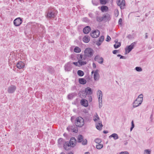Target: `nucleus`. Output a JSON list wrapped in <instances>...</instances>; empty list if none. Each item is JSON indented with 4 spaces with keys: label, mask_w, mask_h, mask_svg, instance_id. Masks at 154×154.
<instances>
[{
    "label": "nucleus",
    "mask_w": 154,
    "mask_h": 154,
    "mask_svg": "<svg viewBox=\"0 0 154 154\" xmlns=\"http://www.w3.org/2000/svg\"><path fill=\"white\" fill-rule=\"evenodd\" d=\"M76 143V140L74 137H72L69 141V143L68 142H65L63 145V147L65 149L68 150L69 149L68 148L69 146L73 147Z\"/></svg>",
    "instance_id": "obj_1"
},
{
    "label": "nucleus",
    "mask_w": 154,
    "mask_h": 154,
    "mask_svg": "<svg viewBox=\"0 0 154 154\" xmlns=\"http://www.w3.org/2000/svg\"><path fill=\"white\" fill-rule=\"evenodd\" d=\"M94 53V51L92 49L89 48H87L85 50L84 57L86 58L91 57L93 56Z\"/></svg>",
    "instance_id": "obj_2"
},
{
    "label": "nucleus",
    "mask_w": 154,
    "mask_h": 154,
    "mask_svg": "<svg viewBox=\"0 0 154 154\" xmlns=\"http://www.w3.org/2000/svg\"><path fill=\"white\" fill-rule=\"evenodd\" d=\"M75 125L79 127H82L84 124V119L81 117H78L75 120Z\"/></svg>",
    "instance_id": "obj_3"
},
{
    "label": "nucleus",
    "mask_w": 154,
    "mask_h": 154,
    "mask_svg": "<svg viewBox=\"0 0 154 154\" xmlns=\"http://www.w3.org/2000/svg\"><path fill=\"white\" fill-rule=\"evenodd\" d=\"M57 14V12L54 10H49L47 12L46 17L48 19L54 18Z\"/></svg>",
    "instance_id": "obj_4"
},
{
    "label": "nucleus",
    "mask_w": 154,
    "mask_h": 154,
    "mask_svg": "<svg viewBox=\"0 0 154 154\" xmlns=\"http://www.w3.org/2000/svg\"><path fill=\"white\" fill-rule=\"evenodd\" d=\"M97 94L98 99L99 107L100 108L102 106L103 96L102 92L101 90H99L97 91Z\"/></svg>",
    "instance_id": "obj_5"
},
{
    "label": "nucleus",
    "mask_w": 154,
    "mask_h": 154,
    "mask_svg": "<svg viewBox=\"0 0 154 154\" xmlns=\"http://www.w3.org/2000/svg\"><path fill=\"white\" fill-rule=\"evenodd\" d=\"M86 58L84 57L82 55H80L79 58V63L80 66L86 64L87 63V62L86 61H83L85 60Z\"/></svg>",
    "instance_id": "obj_6"
},
{
    "label": "nucleus",
    "mask_w": 154,
    "mask_h": 154,
    "mask_svg": "<svg viewBox=\"0 0 154 154\" xmlns=\"http://www.w3.org/2000/svg\"><path fill=\"white\" fill-rule=\"evenodd\" d=\"M136 43V42H134L132 43L130 45L127 46L125 49L126 52L127 53H129L134 48Z\"/></svg>",
    "instance_id": "obj_7"
},
{
    "label": "nucleus",
    "mask_w": 154,
    "mask_h": 154,
    "mask_svg": "<svg viewBox=\"0 0 154 154\" xmlns=\"http://www.w3.org/2000/svg\"><path fill=\"white\" fill-rule=\"evenodd\" d=\"M78 142H81L83 145H86L87 143V141L86 139L84 140L83 137L81 135H79L78 136Z\"/></svg>",
    "instance_id": "obj_8"
},
{
    "label": "nucleus",
    "mask_w": 154,
    "mask_h": 154,
    "mask_svg": "<svg viewBox=\"0 0 154 154\" xmlns=\"http://www.w3.org/2000/svg\"><path fill=\"white\" fill-rule=\"evenodd\" d=\"M16 89V87L14 85H11L9 86L8 89V91L9 93L11 94L14 93Z\"/></svg>",
    "instance_id": "obj_9"
},
{
    "label": "nucleus",
    "mask_w": 154,
    "mask_h": 154,
    "mask_svg": "<svg viewBox=\"0 0 154 154\" xmlns=\"http://www.w3.org/2000/svg\"><path fill=\"white\" fill-rule=\"evenodd\" d=\"M22 21L20 17L16 19L14 21V24L16 26H19L22 23Z\"/></svg>",
    "instance_id": "obj_10"
},
{
    "label": "nucleus",
    "mask_w": 154,
    "mask_h": 154,
    "mask_svg": "<svg viewBox=\"0 0 154 154\" xmlns=\"http://www.w3.org/2000/svg\"><path fill=\"white\" fill-rule=\"evenodd\" d=\"M99 70L96 69L94 72V79L95 81H97L99 80L100 78V75L99 73Z\"/></svg>",
    "instance_id": "obj_11"
},
{
    "label": "nucleus",
    "mask_w": 154,
    "mask_h": 154,
    "mask_svg": "<svg viewBox=\"0 0 154 154\" xmlns=\"http://www.w3.org/2000/svg\"><path fill=\"white\" fill-rule=\"evenodd\" d=\"M100 34V32L97 30L94 31L91 33V36L94 38H97L99 35Z\"/></svg>",
    "instance_id": "obj_12"
},
{
    "label": "nucleus",
    "mask_w": 154,
    "mask_h": 154,
    "mask_svg": "<svg viewBox=\"0 0 154 154\" xmlns=\"http://www.w3.org/2000/svg\"><path fill=\"white\" fill-rule=\"evenodd\" d=\"M64 69L66 71H70L72 69L71 63L70 62L67 63L64 66Z\"/></svg>",
    "instance_id": "obj_13"
},
{
    "label": "nucleus",
    "mask_w": 154,
    "mask_h": 154,
    "mask_svg": "<svg viewBox=\"0 0 154 154\" xmlns=\"http://www.w3.org/2000/svg\"><path fill=\"white\" fill-rule=\"evenodd\" d=\"M94 60H95L98 62L100 64H102L103 62V58L98 55H97L94 58Z\"/></svg>",
    "instance_id": "obj_14"
},
{
    "label": "nucleus",
    "mask_w": 154,
    "mask_h": 154,
    "mask_svg": "<svg viewBox=\"0 0 154 154\" xmlns=\"http://www.w3.org/2000/svg\"><path fill=\"white\" fill-rule=\"evenodd\" d=\"M103 21H108L110 19V15L108 14H106L103 16Z\"/></svg>",
    "instance_id": "obj_15"
},
{
    "label": "nucleus",
    "mask_w": 154,
    "mask_h": 154,
    "mask_svg": "<svg viewBox=\"0 0 154 154\" xmlns=\"http://www.w3.org/2000/svg\"><path fill=\"white\" fill-rule=\"evenodd\" d=\"M104 40V36H101L99 39V40L96 42V45L98 46L100 45Z\"/></svg>",
    "instance_id": "obj_16"
},
{
    "label": "nucleus",
    "mask_w": 154,
    "mask_h": 154,
    "mask_svg": "<svg viewBox=\"0 0 154 154\" xmlns=\"http://www.w3.org/2000/svg\"><path fill=\"white\" fill-rule=\"evenodd\" d=\"M143 95L141 94L139 95L137 98L136 99L138 102H139V104H141L143 101Z\"/></svg>",
    "instance_id": "obj_17"
},
{
    "label": "nucleus",
    "mask_w": 154,
    "mask_h": 154,
    "mask_svg": "<svg viewBox=\"0 0 154 154\" xmlns=\"http://www.w3.org/2000/svg\"><path fill=\"white\" fill-rule=\"evenodd\" d=\"M80 103L82 105L85 107H87L88 105V101L85 99H82L81 100Z\"/></svg>",
    "instance_id": "obj_18"
},
{
    "label": "nucleus",
    "mask_w": 154,
    "mask_h": 154,
    "mask_svg": "<svg viewBox=\"0 0 154 154\" xmlns=\"http://www.w3.org/2000/svg\"><path fill=\"white\" fill-rule=\"evenodd\" d=\"M85 92L86 94L91 95L92 94V91L91 89L87 87L85 89Z\"/></svg>",
    "instance_id": "obj_19"
},
{
    "label": "nucleus",
    "mask_w": 154,
    "mask_h": 154,
    "mask_svg": "<svg viewBox=\"0 0 154 154\" xmlns=\"http://www.w3.org/2000/svg\"><path fill=\"white\" fill-rule=\"evenodd\" d=\"M17 66L19 69L23 68L24 66V64L23 62L20 61L17 63Z\"/></svg>",
    "instance_id": "obj_20"
},
{
    "label": "nucleus",
    "mask_w": 154,
    "mask_h": 154,
    "mask_svg": "<svg viewBox=\"0 0 154 154\" xmlns=\"http://www.w3.org/2000/svg\"><path fill=\"white\" fill-rule=\"evenodd\" d=\"M96 127L98 130H101L103 127L101 122L99 121L98 123L96 124Z\"/></svg>",
    "instance_id": "obj_21"
},
{
    "label": "nucleus",
    "mask_w": 154,
    "mask_h": 154,
    "mask_svg": "<svg viewBox=\"0 0 154 154\" xmlns=\"http://www.w3.org/2000/svg\"><path fill=\"white\" fill-rule=\"evenodd\" d=\"M91 30V28L89 26H87L83 29V32L85 34H88Z\"/></svg>",
    "instance_id": "obj_22"
},
{
    "label": "nucleus",
    "mask_w": 154,
    "mask_h": 154,
    "mask_svg": "<svg viewBox=\"0 0 154 154\" xmlns=\"http://www.w3.org/2000/svg\"><path fill=\"white\" fill-rule=\"evenodd\" d=\"M139 102H138L137 100H135L133 103V108H136L140 105L141 104H139Z\"/></svg>",
    "instance_id": "obj_23"
},
{
    "label": "nucleus",
    "mask_w": 154,
    "mask_h": 154,
    "mask_svg": "<svg viewBox=\"0 0 154 154\" xmlns=\"http://www.w3.org/2000/svg\"><path fill=\"white\" fill-rule=\"evenodd\" d=\"M83 41L85 43H88L90 41V38L88 36L86 35L83 38Z\"/></svg>",
    "instance_id": "obj_24"
},
{
    "label": "nucleus",
    "mask_w": 154,
    "mask_h": 154,
    "mask_svg": "<svg viewBox=\"0 0 154 154\" xmlns=\"http://www.w3.org/2000/svg\"><path fill=\"white\" fill-rule=\"evenodd\" d=\"M109 137V138L113 137V139L115 140H116L119 138L118 135L116 133L112 134Z\"/></svg>",
    "instance_id": "obj_25"
},
{
    "label": "nucleus",
    "mask_w": 154,
    "mask_h": 154,
    "mask_svg": "<svg viewBox=\"0 0 154 154\" xmlns=\"http://www.w3.org/2000/svg\"><path fill=\"white\" fill-rule=\"evenodd\" d=\"M79 83L82 84H85L87 82L83 78H80L79 79Z\"/></svg>",
    "instance_id": "obj_26"
},
{
    "label": "nucleus",
    "mask_w": 154,
    "mask_h": 154,
    "mask_svg": "<svg viewBox=\"0 0 154 154\" xmlns=\"http://www.w3.org/2000/svg\"><path fill=\"white\" fill-rule=\"evenodd\" d=\"M108 10V7L105 5H103L101 7V10L104 12L105 11H107Z\"/></svg>",
    "instance_id": "obj_27"
},
{
    "label": "nucleus",
    "mask_w": 154,
    "mask_h": 154,
    "mask_svg": "<svg viewBox=\"0 0 154 154\" xmlns=\"http://www.w3.org/2000/svg\"><path fill=\"white\" fill-rule=\"evenodd\" d=\"M93 119L95 122L98 121L100 120V118L97 113H96L95 115L94 116Z\"/></svg>",
    "instance_id": "obj_28"
},
{
    "label": "nucleus",
    "mask_w": 154,
    "mask_h": 154,
    "mask_svg": "<svg viewBox=\"0 0 154 154\" xmlns=\"http://www.w3.org/2000/svg\"><path fill=\"white\" fill-rule=\"evenodd\" d=\"M117 4L118 5L120 6H124L125 5V0H122L121 2L120 1L119 2H117Z\"/></svg>",
    "instance_id": "obj_29"
},
{
    "label": "nucleus",
    "mask_w": 154,
    "mask_h": 154,
    "mask_svg": "<svg viewBox=\"0 0 154 154\" xmlns=\"http://www.w3.org/2000/svg\"><path fill=\"white\" fill-rule=\"evenodd\" d=\"M74 51L75 52L79 53H80L81 51V49L79 47H76L74 49Z\"/></svg>",
    "instance_id": "obj_30"
},
{
    "label": "nucleus",
    "mask_w": 154,
    "mask_h": 154,
    "mask_svg": "<svg viewBox=\"0 0 154 154\" xmlns=\"http://www.w3.org/2000/svg\"><path fill=\"white\" fill-rule=\"evenodd\" d=\"M96 20L98 22H100L103 21V16L102 17H99V16H97L96 17Z\"/></svg>",
    "instance_id": "obj_31"
},
{
    "label": "nucleus",
    "mask_w": 154,
    "mask_h": 154,
    "mask_svg": "<svg viewBox=\"0 0 154 154\" xmlns=\"http://www.w3.org/2000/svg\"><path fill=\"white\" fill-rule=\"evenodd\" d=\"M100 3L102 5H106L108 2L109 0H100Z\"/></svg>",
    "instance_id": "obj_32"
},
{
    "label": "nucleus",
    "mask_w": 154,
    "mask_h": 154,
    "mask_svg": "<svg viewBox=\"0 0 154 154\" xmlns=\"http://www.w3.org/2000/svg\"><path fill=\"white\" fill-rule=\"evenodd\" d=\"M75 95V93H72L69 94L68 96V99H72Z\"/></svg>",
    "instance_id": "obj_33"
},
{
    "label": "nucleus",
    "mask_w": 154,
    "mask_h": 154,
    "mask_svg": "<svg viewBox=\"0 0 154 154\" xmlns=\"http://www.w3.org/2000/svg\"><path fill=\"white\" fill-rule=\"evenodd\" d=\"M78 75L80 76H83L84 75V73L82 71L79 70L77 72Z\"/></svg>",
    "instance_id": "obj_34"
},
{
    "label": "nucleus",
    "mask_w": 154,
    "mask_h": 154,
    "mask_svg": "<svg viewBox=\"0 0 154 154\" xmlns=\"http://www.w3.org/2000/svg\"><path fill=\"white\" fill-rule=\"evenodd\" d=\"M121 46V43L120 42H116L114 45L115 48H117L120 47Z\"/></svg>",
    "instance_id": "obj_35"
},
{
    "label": "nucleus",
    "mask_w": 154,
    "mask_h": 154,
    "mask_svg": "<svg viewBox=\"0 0 154 154\" xmlns=\"http://www.w3.org/2000/svg\"><path fill=\"white\" fill-rule=\"evenodd\" d=\"M103 145L102 144H98L96 146V148L98 149H100L103 148Z\"/></svg>",
    "instance_id": "obj_36"
},
{
    "label": "nucleus",
    "mask_w": 154,
    "mask_h": 154,
    "mask_svg": "<svg viewBox=\"0 0 154 154\" xmlns=\"http://www.w3.org/2000/svg\"><path fill=\"white\" fill-rule=\"evenodd\" d=\"M58 142L59 144H61L63 143V140L62 138H60L58 139Z\"/></svg>",
    "instance_id": "obj_37"
},
{
    "label": "nucleus",
    "mask_w": 154,
    "mask_h": 154,
    "mask_svg": "<svg viewBox=\"0 0 154 154\" xmlns=\"http://www.w3.org/2000/svg\"><path fill=\"white\" fill-rule=\"evenodd\" d=\"M135 69L138 72H141L142 70V69L141 67H136L135 68Z\"/></svg>",
    "instance_id": "obj_38"
},
{
    "label": "nucleus",
    "mask_w": 154,
    "mask_h": 154,
    "mask_svg": "<svg viewBox=\"0 0 154 154\" xmlns=\"http://www.w3.org/2000/svg\"><path fill=\"white\" fill-rule=\"evenodd\" d=\"M72 63L75 65L76 66H80L79 63V60L77 62H73Z\"/></svg>",
    "instance_id": "obj_39"
},
{
    "label": "nucleus",
    "mask_w": 154,
    "mask_h": 154,
    "mask_svg": "<svg viewBox=\"0 0 154 154\" xmlns=\"http://www.w3.org/2000/svg\"><path fill=\"white\" fill-rule=\"evenodd\" d=\"M144 151L146 154H150L151 151L149 149H145Z\"/></svg>",
    "instance_id": "obj_40"
},
{
    "label": "nucleus",
    "mask_w": 154,
    "mask_h": 154,
    "mask_svg": "<svg viewBox=\"0 0 154 154\" xmlns=\"http://www.w3.org/2000/svg\"><path fill=\"white\" fill-rule=\"evenodd\" d=\"M48 70L51 73L53 72H54V69L52 67H49L48 69Z\"/></svg>",
    "instance_id": "obj_41"
},
{
    "label": "nucleus",
    "mask_w": 154,
    "mask_h": 154,
    "mask_svg": "<svg viewBox=\"0 0 154 154\" xmlns=\"http://www.w3.org/2000/svg\"><path fill=\"white\" fill-rule=\"evenodd\" d=\"M134 127V124L133 121L131 122V127L130 128V131H131L132 130L133 128Z\"/></svg>",
    "instance_id": "obj_42"
},
{
    "label": "nucleus",
    "mask_w": 154,
    "mask_h": 154,
    "mask_svg": "<svg viewBox=\"0 0 154 154\" xmlns=\"http://www.w3.org/2000/svg\"><path fill=\"white\" fill-rule=\"evenodd\" d=\"M92 2L93 5H94L97 6L98 5V3L95 2V1L92 0Z\"/></svg>",
    "instance_id": "obj_43"
},
{
    "label": "nucleus",
    "mask_w": 154,
    "mask_h": 154,
    "mask_svg": "<svg viewBox=\"0 0 154 154\" xmlns=\"http://www.w3.org/2000/svg\"><path fill=\"white\" fill-rule=\"evenodd\" d=\"M95 141L96 143H99L101 142V140L100 139H95Z\"/></svg>",
    "instance_id": "obj_44"
},
{
    "label": "nucleus",
    "mask_w": 154,
    "mask_h": 154,
    "mask_svg": "<svg viewBox=\"0 0 154 154\" xmlns=\"http://www.w3.org/2000/svg\"><path fill=\"white\" fill-rule=\"evenodd\" d=\"M73 127L72 126H69L67 128V130L69 131L70 130L73 129Z\"/></svg>",
    "instance_id": "obj_45"
},
{
    "label": "nucleus",
    "mask_w": 154,
    "mask_h": 154,
    "mask_svg": "<svg viewBox=\"0 0 154 154\" xmlns=\"http://www.w3.org/2000/svg\"><path fill=\"white\" fill-rule=\"evenodd\" d=\"M111 38L110 37L109 35H107V36L106 38V41L107 42H109Z\"/></svg>",
    "instance_id": "obj_46"
},
{
    "label": "nucleus",
    "mask_w": 154,
    "mask_h": 154,
    "mask_svg": "<svg viewBox=\"0 0 154 154\" xmlns=\"http://www.w3.org/2000/svg\"><path fill=\"white\" fill-rule=\"evenodd\" d=\"M88 99L89 102H91L92 101V98L91 96H88Z\"/></svg>",
    "instance_id": "obj_47"
},
{
    "label": "nucleus",
    "mask_w": 154,
    "mask_h": 154,
    "mask_svg": "<svg viewBox=\"0 0 154 154\" xmlns=\"http://www.w3.org/2000/svg\"><path fill=\"white\" fill-rule=\"evenodd\" d=\"M120 154H129L127 151L121 152L120 153Z\"/></svg>",
    "instance_id": "obj_48"
},
{
    "label": "nucleus",
    "mask_w": 154,
    "mask_h": 154,
    "mask_svg": "<svg viewBox=\"0 0 154 154\" xmlns=\"http://www.w3.org/2000/svg\"><path fill=\"white\" fill-rule=\"evenodd\" d=\"M89 17H91V18H94V16H93V14L91 13H90L89 14Z\"/></svg>",
    "instance_id": "obj_49"
},
{
    "label": "nucleus",
    "mask_w": 154,
    "mask_h": 154,
    "mask_svg": "<svg viewBox=\"0 0 154 154\" xmlns=\"http://www.w3.org/2000/svg\"><path fill=\"white\" fill-rule=\"evenodd\" d=\"M122 19L121 18H120L118 21V23L119 24H122Z\"/></svg>",
    "instance_id": "obj_50"
},
{
    "label": "nucleus",
    "mask_w": 154,
    "mask_h": 154,
    "mask_svg": "<svg viewBox=\"0 0 154 154\" xmlns=\"http://www.w3.org/2000/svg\"><path fill=\"white\" fill-rule=\"evenodd\" d=\"M83 20L85 22H87L88 21V19L87 18H84L83 19Z\"/></svg>",
    "instance_id": "obj_51"
},
{
    "label": "nucleus",
    "mask_w": 154,
    "mask_h": 154,
    "mask_svg": "<svg viewBox=\"0 0 154 154\" xmlns=\"http://www.w3.org/2000/svg\"><path fill=\"white\" fill-rule=\"evenodd\" d=\"M92 66L94 68H96V66L95 64L94 63H93Z\"/></svg>",
    "instance_id": "obj_52"
},
{
    "label": "nucleus",
    "mask_w": 154,
    "mask_h": 154,
    "mask_svg": "<svg viewBox=\"0 0 154 154\" xmlns=\"http://www.w3.org/2000/svg\"><path fill=\"white\" fill-rule=\"evenodd\" d=\"M118 51L117 50H114L113 51H112V53L114 54H116V53H117Z\"/></svg>",
    "instance_id": "obj_53"
},
{
    "label": "nucleus",
    "mask_w": 154,
    "mask_h": 154,
    "mask_svg": "<svg viewBox=\"0 0 154 154\" xmlns=\"http://www.w3.org/2000/svg\"><path fill=\"white\" fill-rule=\"evenodd\" d=\"M103 133L104 134H107L108 133V131H103Z\"/></svg>",
    "instance_id": "obj_54"
},
{
    "label": "nucleus",
    "mask_w": 154,
    "mask_h": 154,
    "mask_svg": "<svg viewBox=\"0 0 154 154\" xmlns=\"http://www.w3.org/2000/svg\"><path fill=\"white\" fill-rule=\"evenodd\" d=\"M152 116H153L151 114L150 116V119L151 121L152 120V119H153Z\"/></svg>",
    "instance_id": "obj_55"
},
{
    "label": "nucleus",
    "mask_w": 154,
    "mask_h": 154,
    "mask_svg": "<svg viewBox=\"0 0 154 154\" xmlns=\"http://www.w3.org/2000/svg\"><path fill=\"white\" fill-rule=\"evenodd\" d=\"M147 33H146V34H145V38H148V35H147Z\"/></svg>",
    "instance_id": "obj_56"
},
{
    "label": "nucleus",
    "mask_w": 154,
    "mask_h": 154,
    "mask_svg": "<svg viewBox=\"0 0 154 154\" xmlns=\"http://www.w3.org/2000/svg\"><path fill=\"white\" fill-rule=\"evenodd\" d=\"M71 58L72 60H73V56L71 55Z\"/></svg>",
    "instance_id": "obj_57"
},
{
    "label": "nucleus",
    "mask_w": 154,
    "mask_h": 154,
    "mask_svg": "<svg viewBox=\"0 0 154 154\" xmlns=\"http://www.w3.org/2000/svg\"><path fill=\"white\" fill-rule=\"evenodd\" d=\"M124 57L123 56H121V57H120V59H123L124 58Z\"/></svg>",
    "instance_id": "obj_58"
},
{
    "label": "nucleus",
    "mask_w": 154,
    "mask_h": 154,
    "mask_svg": "<svg viewBox=\"0 0 154 154\" xmlns=\"http://www.w3.org/2000/svg\"><path fill=\"white\" fill-rule=\"evenodd\" d=\"M94 70L92 71L91 72V74H93V73L94 74Z\"/></svg>",
    "instance_id": "obj_59"
},
{
    "label": "nucleus",
    "mask_w": 154,
    "mask_h": 154,
    "mask_svg": "<svg viewBox=\"0 0 154 154\" xmlns=\"http://www.w3.org/2000/svg\"><path fill=\"white\" fill-rule=\"evenodd\" d=\"M85 154H90V153L88 152H86L85 153Z\"/></svg>",
    "instance_id": "obj_60"
},
{
    "label": "nucleus",
    "mask_w": 154,
    "mask_h": 154,
    "mask_svg": "<svg viewBox=\"0 0 154 154\" xmlns=\"http://www.w3.org/2000/svg\"><path fill=\"white\" fill-rule=\"evenodd\" d=\"M118 42V40H117V39L115 40V42H116H116Z\"/></svg>",
    "instance_id": "obj_61"
},
{
    "label": "nucleus",
    "mask_w": 154,
    "mask_h": 154,
    "mask_svg": "<svg viewBox=\"0 0 154 154\" xmlns=\"http://www.w3.org/2000/svg\"><path fill=\"white\" fill-rule=\"evenodd\" d=\"M68 154H73V153L72 152H71L68 153Z\"/></svg>",
    "instance_id": "obj_62"
},
{
    "label": "nucleus",
    "mask_w": 154,
    "mask_h": 154,
    "mask_svg": "<svg viewBox=\"0 0 154 154\" xmlns=\"http://www.w3.org/2000/svg\"><path fill=\"white\" fill-rule=\"evenodd\" d=\"M60 154H65V153L64 152H62Z\"/></svg>",
    "instance_id": "obj_63"
},
{
    "label": "nucleus",
    "mask_w": 154,
    "mask_h": 154,
    "mask_svg": "<svg viewBox=\"0 0 154 154\" xmlns=\"http://www.w3.org/2000/svg\"><path fill=\"white\" fill-rule=\"evenodd\" d=\"M121 55L120 54H118L117 55V56H118V57H121Z\"/></svg>",
    "instance_id": "obj_64"
}]
</instances>
